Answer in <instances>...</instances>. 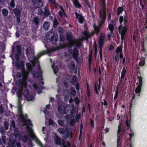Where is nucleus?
I'll use <instances>...</instances> for the list:
<instances>
[{
	"label": "nucleus",
	"instance_id": "obj_1",
	"mask_svg": "<svg viewBox=\"0 0 147 147\" xmlns=\"http://www.w3.org/2000/svg\"><path fill=\"white\" fill-rule=\"evenodd\" d=\"M90 36V35L86 32H82V39L79 40L76 39H73L72 38V34H67V39L71 45H75L76 46H81L82 45L80 41L84 39H87Z\"/></svg>",
	"mask_w": 147,
	"mask_h": 147
},
{
	"label": "nucleus",
	"instance_id": "obj_2",
	"mask_svg": "<svg viewBox=\"0 0 147 147\" xmlns=\"http://www.w3.org/2000/svg\"><path fill=\"white\" fill-rule=\"evenodd\" d=\"M27 67L28 69V71L27 72L25 70H23L22 71L23 78L20 79L19 80V84L22 86H24V88L26 87L27 84L26 82L27 77L29 74V71H32V67H35V63H27Z\"/></svg>",
	"mask_w": 147,
	"mask_h": 147
},
{
	"label": "nucleus",
	"instance_id": "obj_3",
	"mask_svg": "<svg viewBox=\"0 0 147 147\" xmlns=\"http://www.w3.org/2000/svg\"><path fill=\"white\" fill-rule=\"evenodd\" d=\"M61 47H53L52 48H50L49 49H47V51H42L36 57V59H38L42 55L47 53L50 52H53L55 51L58 49L61 48Z\"/></svg>",
	"mask_w": 147,
	"mask_h": 147
},
{
	"label": "nucleus",
	"instance_id": "obj_4",
	"mask_svg": "<svg viewBox=\"0 0 147 147\" xmlns=\"http://www.w3.org/2000/svg\"><path fill=\"white\" fill-rule=\"evenodd\" d=\"M72 47H69L68 48V51L70 53H73V58L76 59H77L78 56V51L76 48H74L73 50H72Z\"/></svg>",
	"mask_w": 147,
	"mask_h": 147
},
{
	"label": "nucleus",
	"instance_id": "obj_5",
	"mask_svg": "<svg viewBox=\"0 0 147 147\" xmlns=\"http://www.w3.org/2000/svg\"><path fill=\"white\" fill-rule=\"evenodd\" d=\"M69 110H70V115L72 117H74L76 115V120H78L80 117V114H78L77 115V112L74 109H72V108H69Z\"/></svg>",
	"mask_w": 147,
	"mask_h": 147
},
{
	"label": "nucleus",
	"instance_id": "obj_6",
	"mask_svg": "<svg viewBox=\"0 0 147 147\" xmlns=\"http://www.w3.org/2000/svg\"><path fill=\"white\" fill-rule=\"evenodd\" d=\"M67 108H66L65 109L63 106L59 105L58 107V110L61 114H66L67 115H69L70 112L69 113V111H70V110L69 109H67V111H65Z\"/></svg>",
	"mask_w": 147,
	"mask_h": 147
},
{
	"label": "nucleus",
	"instance_id": "obj_7",
	"mask_svg": "<svg viewBox=\"0 0 147 147\" xmlns=\"http://www.w3.org/2000/svg\"><path fill=\"white\" fill-rule=\"evenodd\" d=\"M42 0H38L35 1L34 3V5L35 8H40L43 6Z\"/></svg>",
	"mask_w": 147,
	"mask_h": 147
},
{
	"label": "nucleus",
	"instance_id": "obj_8",
	"mask_svg": "<svg viewBox=\"0 0 147 147\" xmlns=\"http://www.w3.org/2000/svg\"><path fill=\"white\" fill-rule=\"evenodd\" d=\"M22 119L23 121V124L24 126L26 125L27 127L32 126V124L31 123L30 120L28 119L27 120H26L24 118V119Z\"/></svg>",
	"mask_w": 147,
	"mask_h": 147
},
{
	"label": "nucleus",
	"instance_id": "obj_9",
	"mask_svg": "<svg viewBox=\"0 0 147 147\" xmlns=\"http://www.w3.org/2000/svg\"><path fill=\"white\" fill-rule=\"evenodd\" d=\"M6 137L4 136H2V140L0 138V145H1V147H4V146L2 144L3 143L5 144L6 143Z\"/></svg>",
	"mask_w": 147,
	"mask_h": 147
},
{
	"label": "nucleus",
	"instance_id": "obj_10",
	"mask_svg": "<svg viewBox=\"0 0 147 147\" xmlns=\"http://www.w3.org/2000/svg\"><path fill=\"white\" fill-rule=\"evenodd\" d=\"M92 50H91L90 51V53L89 55V67H88V69L89 71L90 72L91 71V62L92 61Z\"/></svg>",
	"mask_w": 147,
	"mask_h": 147
},
{
	"label": "nucleus",
	"instance_id": "obj_11",
	"mask_svg": "<svg viewBox=\"0 0 147 147\" xmlns=\"http://www.w3.org/2000/svg\"><path fill=\"white\" fill-rule=\"evenodd\" d=\"M50 27L49 23L47 21L45 22L43 25V28L44 30H48Z\"/></svg>",
	"mask_w": 147,
	"mask_h": 147
},
{
	"label": "nucleus",
	"instance_id": "obj_12",
	"mask_svg": "<svg viewBox=\"0 0 147 147\" xmlns=\"http://www.w3.org/2000/svg\"><path fill=\"white\" fill-rule=\"evenodd\" d=\"M21 86V88L17 92V95L19 98V101L20 102L21 100V98L22 92V88L24 87V86Z\"/></svg>",
	"mask_w": 147,
	"mask_h": 147
},
{
	"label": "nucleus",
	"instance_id": "obj_13",
	"mask_svg": "<svg viewBox=\"0 0 147 147\" xmlns=\"http://www.w3.org/2000/svg\"><path fill=\"white\" fill-rule=\"evenodd\" d=\"M44 15L46 17L50 15V12L48 10V7L47 6H46L45 8V11L44 12Z\"/></svg>",
	"mask_w": 147,
	"mask_h": 147
},
{
	"label": "nucleus",
	"instance_id": "obj_14",
	"mask_svg": "<svg viewBox=\"0 0 147 147\" xmlns=\"http://www.w3.org/2000/svg\"><path fill=\"white\" fill-rule=\"evenodd\" d=\"M55 140L56 143L59 145H60L61 144V139L57 136H56L55 137Z\"/></svg>",
	"mask_w": 147,
	"mask_h": 147
},
{
	"label": "nucleus",
	"instance_id": "obj_15",
	"mask_svg": "<svg viewBox=\"0 0 147 147\" xmlns=\"http://www.w3.org/2000/svg\"><path fill=\"white\" fill-rule=\"evenodd\" d=\"M55 36V35H53V36H51V37L50 40L53 44L55 43L57 41V39Z\"/></svg>",
	"mask_w": 147,
	"mask_h": 147
},
{
	"label": "nucleus",
	"instance_id": "obj_16",
	"mask_svg": "<svg viewBox=\"0 0 147 147\" xmlns=\"http://www.w3.org/2000/svg\"><path fill=\"white\" fill-rule=\"evenodd\" d=\"M76 15L77 16L78 18H79V21L80 23H82L84 21V19L83 16L81 14H79L77 16V13H75Z\"/></svg>",
	"mask_w": 147,
	"mask_h": 147
},
{
	"label": "nucleus",
	"instance_id": "obj_17",
	"mask_svg": "<svg viewBox=\"0 0 147 147\" xmlns=\"http://www.w3.org/2000/svg\"><path fill=\"white\" fill-rule=\"evenodd\" d=\"M14 134L16 137H19L20 135V131L16 128L14 129Z\"/></svg>",
	"mask_w": 147,
	"mask_h": 147
},
{
	"label": "nucleus",
	"instance_id": "obj_18",
	"mask_svg": "<svg viewBox=\"0 0 147 147\" xmlns=\"http://www.w3.org/2000/svg\"><path fill=\"white\" fill-rule=\"evenodd\" d=\"M68 130V129L67 128L65 129L62 128H59L58 130L59 133L61 134H63L65 132V131H67Z\"/></svg>",
	"mask_w": 147,
	"mask_h": 147
},
{
	"label": "nucleus",
	"instance_id": "obj_19",
	"mask_svg": "<svg viewBox=\"0 0 147 147\" xmlns=\"http://www.w3.org/2000/svg\"><path fill=\"white\" fill-rule=\"evenodd\" d=\"M18 113L19 114V115L20 118L22 119H24V115H23L22 114V110L21 108H19Z\"/></svg>",
	"mask_w": 147,
	"mask_h": 147
},
{
	"label": "nucleus",
	"instance_id": "obj_20",
	"mask_svg": "<svg viewBox=\"0 0 147 147\" xmlns=\"http://www.w3.org/2000/svg\"><path fill=\"white\" fill-rule=\"evenodd\" d=\"M77 78L76 76H74L72 78L71 82L73 84H74L77 82Z\"/></svg>",
	"mask_w": 147,
	"mask_h": 147
},
{
	"label": "nucleus",
	"instance_id": "obj_21",
	"mask_svg": "<svg viewBox=\"0 0 147 147\" xmlns=\"http://www.w3.org/2000/svg\"><path fill=\"white\" fill-rule=\"evenodd\" d=\"M25 97L27 100L28 101H32L33 100L34 98V97L32 95L30 94Z\"/></svg>",
	"mask_w": 147,
	"mask_h": 147
},
{
	"label": "nucleus",
	"instance_id": "obj_22",
	"mask_svg": "<svg viewBox=\"0 0 147 147\" xmlns=\"http://www.w3.org/2000/svg\"><path fill=\"white\" fill-rule=\"evenodd\" d=\"M15 14L17 16L20 14V9L17 8H15L14 10Z\"/></svg>",
	"mask_w": 147,
	"mask_h": 147
},
{
	"label": "nucleus",
	"instance_id": "obj_23",
	"mask_svg": "<svg viewBox=\"0 0 147 147\" xmlns=\"http://www.w3.org/2000/svg\"><path fill=\"white\" fill-rule=\"evenodd\" d=\"M34 22L35 23L36 25L37 26V28L39 24V19L38 18L36 17H35L34 18Z\"/></svg>",
	"mask_w": 147,
	"mask_h": 147
},
{
	"label": "nucleus",
	"instance_id": "obj_24",
	"mask_svg": "<svg viewBox=\"0 0 147 147\" xmlns=\"http://www.w3.org/2000/svg\"><path fill=\"white\" fill-rule=\"evenodd\" d=\"M53 35H54V34L52 33V30H51L46 35V36L47 38L49 39L50 37H51V36H53Z\"/></svg>",
	"mask_w": 147,
	"mask_h": 147
},
{
	"label": "nucleus",
	"instance_id": "obj_25",
	"mask_svg": "<svg viewBox=\"0 0 147 147\" xmlns=\"http://www.w3.org/2000/svg\"><path fill=\"white\" fill-rule=\"evenodd\" d=\"M26 55L29 54L31 53H32L33 52V51L32 50L30 47L26 49Z\"/></svg>",
	"mask_w": 147,
	"mask_h": 147
},
{
	"label": "nucleus",
	"instance_id": "obj_26",
	"mask_svg": "<svg viewBox=\"0 0 147 147\" xmlns=\"http://www.w3.org/2000/svg\"><path fill=\"white\" fill-rule=\"evenodd\" d=\"M73 2L75 6L76 7H81L80 5L79 4L78 0H73Z\"/></svg>",
	"mask_w": 147,
	"mask_h": 147
},
{
	"label": "nucleus",
	"instance_id": "obj_27",
	"mask_svg": "<svg viewBox=\"0 0 147 147\" xmlns=\"http://www.w3.org/2000/svg\"><path fill=\"white\" fill-rule=\"evenodd\" d=\"M8 12V11L7 9H3L2 10V14L3 15L5 16H7Z\"/></svg>",
	"mask_w": 147,
	"mask_h": 147
},
{
	"label": "nucleus",
	"instance_id": "obj_28",
	"mask_svg": "<svg viewBox=\"0 0 147 147\" xmlns=\"http://www.w3.org/2000/svg\"><path fill=\"white\" fill-rule=\"evenodd\" d=\"M58 24V22L56 18H55L53 22V27L56 28Z\"/></svg>",
	"mask_w": 147,
	"mask_h": 147
},
{
	"label": "nucleus",
	"instance_id": "obj_29",
	"mask_svg": "<svg viewBox=\"0 0 147 147\" xmlns=\"http://www.w3.org/2000/svg\"><path fill=\"white\" fill-rule=\"evenodd\" d=\"M71 94L74 96L76 94V91L74 88L72 87L71 88Z\"/></svg>",
	"mask_w": 147,
	"mask_h": 147
},
{
	"label": "nucleus",
	"instance_id": "obj_30",
	"mask_svg": "<svg viewBox=\"0 0 147 147\" xmlns=\"http://www.w3.org/2000/svg\"><path fill=\"white\" fill-rule=\"evenodd\" d=\"M71 134L70 132H68V133L66 134V135H64L63 136V138L65 139H66L67 138L69 137H70L71 138Z\"/></svg>",
	"mask_w": 147,
	"mask_h": 147
},
{
	"label": "nucleus",
	"instance_id": "obj_31",
	"mask_svg": "<svg viewBox=\"0 0 147 147\" xmlns=\"http://www.w3.org/2000/svg\"><path fill=\"white\" fill-rule=\"evenodd\" d=\"M44 14L43 11L41 9H39L38 11V14L39 15L42 16Z\"/></svg>",
	"mask_w": 147,
	"mask_h": 147
},
{
	"label": "nucleus",
	"instance_id": "obj_32",
	"mask_svg": "<svg viewBox=\"0 0 147 147\" xmlns=\"http://www.w3.org/2000/svg\"><path fill=\"white\" fill-rule=\"evenodd\" d=\"M70 66L71 69L73 70L75 68V66L74 63L73 61L71 62Z\"/></svg>",
	"mask_w": 147,
	"mask_h": 147
},
{
	"label": "nucleus",
	"instance_id": "obj_33",
	"mask_svg": "<svg viewBox=\"0 0 147 147\" xmlns=\"http://www.w3.org/2000/svg\"><path fill=\"white\" fill-rule=\"evenodd\" d=\"M10 5L12 8H14L15 6V1L14 0H11L10 3Z\"/></svg>",
	"mask_w": 147,
	"mask_h": 147
},
{
	"label": "nucleus",
	"instance_id": "obj_34",
	"mask_svg": "<svg viewBox=\"0 0 147 147\" xmlns=\"http://www.w3.org/2000/svg\"><path fill=\"white\" fill-rule=\"evenodd\" d=\"M9 123L7 121L5 122L4 123V128L5 130H7L8 128Z\"/></svg>",
	"mask_w": 147,
	"mask_h": 147
},
{
	"label": "nucleus",
	"instance_id": "obj_35",
	"mask_svg": "<svg viewBox=\"0 0 147 147\" xmlns=\"http://www.w3.org/2000/svg\"><path fill=\"white\" fill-rule=\"evenodd\" d=\"M4 112V107L2 105H0V114H3Z\"/></svg>",
	"mask_w": 147,
	"mask_h": 147
},
{
	"label": "nucleus",
	"instance_id": "obj_36",
	"mask_svg": "<svg viewBox=\"0 0 147 147\" xmlns=\"http://www.w3.org/2000/svg\"><path fill=\"white\" fill-rule=\"evenodd\" d=\"M30 136L31 138L33 139H35L36 138V136L32 131H30Z\"/></svg>",
	"mask_w": 147,
	"mask_h": 147
},
{
	"label": "nucleus",
	"instance_id": "obj_37",
	"mask_svg": "<svg viewBox=\"0 0 147 147\" xmlns=\"http://www.w3.org/2000/svg\"><path fill=\"white\" fill-rule=\"evenodd\" d=\"M11 126L14 129H16L15 122L14 120H12L11 121Z\"/></svg>",
	"mask_w": 147,
	"mask_h": 147
},
{
	"label": "nucleus",
	"instance_id": "obj_38",
	"mask_svg": "<svg viewBox=\"0 0 147 147\" xmlns=\"http://www.w3.org/2000/svg\"><path fill=\"white\" fill-rule=\"evenodd\" d=\"M28 140V136L26 135H25L24 136L23 139L22 141L24 142H26Z\"/></svg>",
	"mask_w": 147,
	"mask_h": 147
},
{
	"label": "nucleus",
	"instance_id": "obj_39",
	"mask_svg": "<svg viewBox=\"0 0 147 147\" xmlns=\"http://www.w3.org/2000/svg\"><path fill=\"white\" fill-rule=\"evenodd\" d=\"M58 123L60 125H64V122L61 119H59L58 120Z\"/></svg>",
	"mask_w": 147,
	"mask_h": 147
},
{
	"label": "nucleus",
	"instance_id": "obj_40",
	"mask_svg": "<svg viewBox=\"0 0 147 147\" xmlns=\"http://www.w3.org/2000/svg\"><path fill=\"white\" fill-rule=\"evenodd\" d=\"M29 93L28 92V90H25L24 91V96L26 97V96H28V95H29Z\"/></svg>",
	"mask_w": 147,
	"mask_h": 147
},
{
	"label": "nucleus",
	"instance_id": "obj_41",
	"mask_svg": "<svg viewBox=\"0 0 147 147\" xmlns=\"http://www.w3.org/2000/svg\"><path fill=\"white\" fill-rule=\"evenodd\" d=\"M57 30L61 34L63 32V30L61 28L59 27L57 28Z\"/></svg>",
	"mask_w": 147,
	"mask_h": 147
},
{
	"label": "nucleus",
	"instance_id": "obj_42",
	"mask_svg": "<svg viewBox=\"0 0 147 147\" xmlns=\"http://www.w3.org/2000/svg\"><path fill=\"white\" fill-rule=\"evenodd\" d=\"M16 49L18 54V55L20 54L21 51L20 47H17Z\"/></svg>",
	"mask_w": 147,
	"mask_h": 147
},
{
	"label": "nucleus",
	"instance_id": "obj_43",
	"mask_svg": "<svg viewBox=\"0 0 147 147\" xmlns=\"http://www.w3.org/2000/svg\"><path fill=\"white\" fill-rule=\"evenodd\" d=\"M21 65L22 66L23 65V64L22 63H21ZM16 65V67L18 68V69H19L21 67V64L18 62H17Z\"/></svg>",
	"mask_w": 147,
	"mask_h": 147
},
{
	"label": "nucleus",
	"instance_id": "obj_44",
	"mask_svg": "<svg viewBox=\"0 0 147 147\" xmlns=\"http://www.w3.org/2000/svg\"><path fill=\"white\" fill-rule=\"evenodd\" d=\"M75 122V119H74L71 120L70 122V124L71 125H73Z\"/></svg>",
	"mask_w": 147,
	"mask_h": 147
},
{
	"label": "nucleus",
	"instance_id": "obj_45",
	"mask_svg": "<svg viewBox=\"0 0 147 147\" xmlns=\"http://www.w3.org/2000/svg\"><path fill=\"white\" fill-rule=\"evenodd\" d=\"M60 38V41H64L65 39L64 36L61 34V36Z\"/></svg>",
	"mask_w": 147,
	"mask_h": 147
},
{
	"label": "nucleus",
	"instance_id": "obj_46",
	"mask_svg": "<svg viewBox=\"0 0 147 147\" xmlns=\"http://www.w3.org/2000/svg\"><path fill=\"white\" fill-rule=\"evenodd\" d=\"M63 84L65 87H66V88H67L68 87V84L66 80H64L63 81Z\"/></svg>",
	"mask_w": 147,
	"mask_h": 147
},
{
	"label": "nucleus",
	"instance_id": "obj_47",
	"mask_svg": "<svg viewBox=\"0 0 147 147\" xmlns=\"http://www.w3.org/2000/svg\"><path fill=\"white\" fill-rule=\"evenodd\" d=\"M13 46H20L19 42L16 41L13 44Z\"/></svg>",
	"mask_w": 147,
	"mask_h": 147
},
{
	"label": "nucleus",
	"instance_id": "obj_48",
	"mask_svg": "<svg viewBox=\"0 0 147 147\" xmlns=\"http://www.w3.org/2000/svg\"><path fill=\"white\" fill-rule=\"evenodd\" d=\"M16 58L17 62L19 60V56L18 54H16Z\"/></svg>",
	"mask_w": 147,
	"mask_h": 147
},
{
	"label": "nucleus",
	"instance_id": "obj_49",
	"mask_svg": "<svg viewBox=\"0 0 147 147\" xmlns=\"http://www.w3.org/2000/svg\"><path fill=\"white\" fill-rule=\"evenodd\" d=\"M61 143H62V145H63V147H67V146L66 145H65V141L63 139L62 140V142H61Z\"/></svg>",
	"mask_w": 147,
	"mask_h": 147
},
{
	"label": "nucleus",
	"instance_id": "obj_50",
	"mask_svg": "<svg viewBox=\"0 0 147 147\" xmlns=\"http://www.w3.org/2000/svg\"><path fill=\"white\" fill-rule=\"evenodd\" d=\"M75 102L77 104H78L79 103V100L78 98H77V97L75 99Z\"/></svg>",
	"mask_w": 147,
	"mask_h": 147
},
{
	"label": "nucleus",
	"instance_id": "obj_51",
	"mask_svg": "<svg viewBox=\"0 0 147 147\" xmlns=\"http://www.w3.org/2000/svg\"><path fill=\"white\" fill-rule=\"evenodd\" d=\"M17 21L18 23H19L20 22V18L18 16H17Z\"/></svg>",
	"mask_w": 147,
	"mask_h": 147
},
{
	"label": "nucleus",
	"instance_id": "obj_52",
	"mask_svg": "<svg viewBox=\"0 0 147 147\" xmlns=\"http://www.w3.org/2000/svg\"><path fill=\"white\" fill-rule=\"evenodd\" d=\"M49 124L50 125H51L53 124V121L52 120L50 119L49 120Z\"/></svg>",
	"mask_w": 147,
	"mask_h": 147
},
{
	"label": "nucleus",
	"instance_id": "obj_53",
	"mask_svg": "<svg viewBox=\"0 0 147 147\" xmlns=\"http://www.w3.org/2000/svg\"><path fill=\"white\" fill-rule=\"evenodd\" d=\"M49 1L53 4H55V2L54 0H49Z\"/></svg>",
	"mask_w": 147,
	"mask_h": 147
},
{
	"label": "nucleus",
	"instance_id": "obj_54",
	"mask_svg": "<svg viewBox=\"0 0 147 147\" xmlns=\"http://www.w3.org/2000/svg\"><path fill=\"white\" fill-rule=\"evenodd\" d=\"M76 88L77 90H78L79 89V85L78 84H77L76 85Z\"/></svg>",
	"mask_w": 147,
	"mask_h": 147
},
{
	"label": "nucleus",
	"instance_id": "obj_55",
	"mask_svg": "<svg viewBox=\"0 0 147 147\" xmlns=\"http://www.w3.org/2000/svg\"><path fill=\"white\" fill-rule=\"evenodd\" d=\"M17 147H21L20 144V142H18L16 143Z\"/></svg>",
	"mask_w": 147,
	"mask_h": 147
},
{
	"label": "nucleus",
	"instance_id": "obj_56",
	"mask_svg": "<svg viewBox=\"0 0 147 147\" xmlns=\"http://www.w3.org/2000/svg\"><path fill=\"white\" fill-rule=\"evenodd\" d=\"M1 133L3 135H4V133H5L4 130L3 129H1L0 130Z\"/></svg>",
	"mask_w": 147,
	"mask_h": 147
},
{
	"label": "nucleus",
	"instance_id": "obj_57",
	"mask_svg": "<svg viewBox=\"0 0 147 147\" xmlns=\"http://www.w3.org/2000/svg\"><path fill=\"white\" fill-rule=\"evenodd\" d=\"M33 87H34V88L35 89H36L37 88L38 86L36 84H34L33 85Z\"/></svg>",
	"mask_w": 147,
	"mask_h": 147
},
{
	"label": "nucleus",
	"instance_id": "obj_58",
	"mask_svg": "<svg viewBox=\"0 0 147 147\" xmlns=\"http://www.w3.org/2000/svg\"><path fill=\"white\" fill-rule=\"evenodd\" d=\"M87 89H88L87 94H88V95L89 96L90 95V92L88 90V86H87Z\"/></svg>",
	"mask_w": 147,
	"mask_h": 147
},
{
	"label": "nucleus",
	"instance_id": "obj_59",
	"mask_svg": "<svg viewBox=\"0 0 147 147\" xmlns=\"http://www.w3.org/2000/svg\"><path fill=\"white\" fill-rule=\"evenodd\" d=\"M73 100L72 98H71L69 100V102L70 103H71L73 101Z\"/></svg>",
	"mask_w": 147,
	"mask_h": 147
},
{
	"label": "nucleus",
	"instance_id": "obj_60",
	"mask_svg": "<svg viewBox=\"0 0 147 147\" xmlns=\"http://www.w3.org/2000/svg\"><path fill=\"white\" fill-rule=\"evenodd\" d=\"M17 77L18 78H20L21 77V74L20 73L19 75L18 74L17 76Z\"/></svg>",
	"mask_w": 147,
	"mask_h": 147
},
{
	"label": "nucleus",
	"instance_id": "obj_61",
	"mask_svg": "<svg viewBox=\"0 0 147 147\" xmlns=\"http://www.w3.org/2000/svg\"><path fill=\"white\" fill-rule=\"evenodd\" d=\"M50 100L51 102H53L54 100V98H51L50 99Z\"/></svg>",
	"mask_w": 147,
	"mask_h": 147
},
{
	"label": "nucleus",
	"instance_id": "obj_62",
	"mask_svg": "<svg viewBox=\"0 0 147 147\" xmlns=\"http://www.w3.org/2000/svg\"><path fill=\"white\" fill-rule=\"evenodd\" d=\"M16 36L17 37H19V36H20V34L19 33L16 32Z\"/></svg>",
	"mask_w": 147,
	"mask_h": 147
},
{
	"label": "nucleus",
	"instance_id": "obj_63",
	"mask_svg": "<svg viewBox=\"0 0 147 147\" xmlns=\"http://www.w3.org/2000/svg\"><path fill=\"white\" fill-rule=\"evenodd\" d=\"M83 128V125L82 123H81L80 125V129H82Z\"/></svg>",
	"mask_w": 147,
	"mask_h": 147
},
{
	"label": "nucleus",
	"instance_id": "obj_64",
	"mask_svg": "<svg viewBox=\"0 0 147 147\" xmlns=\"http://www.w3.org/2000/svg\"><path fill=\"white\" fill-rule=\"evenodd\" d=\"M59 15L61 16L62 17V13H61V12H60L59 13Z\"/></svg>",
	"mask_w": 147,
	"mask_h": 147
}]
</instances>
